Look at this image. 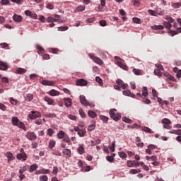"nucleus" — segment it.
Segmentation results:
<instances>
[{
  "label": "nucleus",
  "mask_w": 181,
  "mask_h": 181,
  "mask_svg": "<svg viewBox=\"0 0 181 181\" xmlns=\"http://www.w3.org/2000/svg\"><path fill=\"white\" fill-rule=\"evenodd\" d=\"M79 114L81 118H86V113H84V110H83V109L79 110Z\"/></svg>",
  "instance_id": "680f3d73"
},
{
  "label": "nucleus",
  "mask_w": 181,
  "mask_h": 181,
  "mask_svg": "<svg viewBox=\"0 0 181 181\" xmlns=\"http://www.w3.org/2000/svg\"><path fill=\"white\" fill-rule=\"evenodd\" d=\"M66 135V133H64L63 131H59L58 134H57V136L58 139H63L64 136Z\"/></svg>",
  "instance_id": "393cba45"
},
{
  "label": "nucleus",
  "mask_w": 181,
  "mask_h": 181,
  "mask_svg": "<svg viewBox=\"0 0 181 181\" xmlns=\"http://www.w3.org/2000/svg\"><path fill=\"white\" fill-rule=\"evenodd\" d=\"M100 118L102 121H103V122H105V123L108 122V119H109L108 117L105 116V115H100Z\"/></svg>",
  "instance_id": "37998d69"
},
{
  "label": "nucleus",
  "mask_w": 181,
  "mask_h": 181,
  "mask_svg": "<svg viewBox=\"0 0 181 181\" xmlns=\"http://www.w3.org/2000/svg\"><path fill=\"white\" fill-rule=\"evenodd\" d=\"M88 115H89L91 118H95V117H97V113L93 110H89L88 112Z\"/></svg>",
  "instance_id": "c756f323"
},
{
  "label": "nucleus",
  "mask_w": 181,
  "mask_h": 181,
  "mask_svg": "<svg viewBox=\"0 0 181 181\" xmlns=\"http://www.w3.org/2000/svg\"><path fill=\"white\" fill-rule=\"evenodd\" d=\"M11 122L15 127H18V128L23 129V131H26V127L25 126V124L19 120L17 117H13L11 119Z\"/></svg>",
  "instance_id": "f257e3e1"
},
{
  "label": "nucleus",
  "mask_w": 181,
  "mask_h": 181,
  "mask_svg": "<svg viewBox=\"0 0 181 181\" xmlns=\"http://www.w3.org/2000/svg\"><path fill=\"white\" fill-rule=\"evenodd\" d=\"M40 181H47L49 180V177H47V175H42L40 177Z\"/></svg>",
  "instance_id": "5fc2aeb1"
},
{
  "label": "nucleus",
  "mask_w": 181,
  "mask_h": 181,
  "mask_svg": "<svg viewBox=\"0 0 181 181\" xmlns=\"http://www.w3.org/2000/svg\"><path fill=\"white\" fill-rule=\"evenodd\" d=\"M94 129H95V124H93L91 125H89L88 127V131H94Z\"/></svg>",
  "instance_id": "864d4df0"
},
{
  "label": "nucleus",
  "mask_w": 181,
  "mask_h": 181,
  "mask_svg": "<svg viewBox=\"0 0 181 181\" xmlns=\"http://www.w3.org/2000/svg\"><path fill=\"white\" fill-rule=\"evenodd\" d=\"M163 25L166 29H169L170 31L171 30L170 28H172V24H170V23L165 21Z\"/></svg>",
  "instance_id": "a19ab883"
},
{
  "label": "nucleus",
  "mask_w": 181,
  "mask_h": 181,
  "mask_svg": "<svg viewBox=\"0 0 181 181\" xmlns=\"http://www.w3.org/2000/svg\"><path fill=\"white\" fill-rule=\"evenodd\" d=\"M148 12L149 15H151V16H156V11L153 10H148Z\"/></svg>",
  "instance_id": "69168bd1"
},
{
  "label": "nucleus",
  "mask_w": 181,
  "mask_h": 181,
  "mask_svg": "<svg viewBox=\"0 0 181 181\" xmlns=\"http://www.w3.org/2000/svg\"><path fill=\"white\" fill-rule=\"evenodd\" d=\"M162 124L170 125L172 124V122H170V119L168 118H164L162 119Z\"/></svg>",
  "instance_id": "f704fd0d"
},
{
  "label": "nucleus",
  "mask_w": 181,
  "mask_h": 181,
  "mask_svg": "<svg viewBox=\"0 0 181 181\" xmlns=\"http://www.w3.org/2000/svg\"><path fill=\"white\" fill-rule=\"evenodd\" d=\"M6 158H8V163H9V162H11V160H13L14 158H13V154H12V153L11 152H7L6 153Z\"/></svg>",
  "instance_id": "a211bd4d"
},
{
  "label": "nucleus",
  "mask_w": 181,
  "mask_h": 181,
  "mask_svg": "<svg viewBox=\"0 0 181 181\" xmlns=\"http://www.w3.org/2000/svg\"><path fill=\"white\" fill-rule=\"evenodd\" d=\"M134 23H141V18L134 17L133 18Z\"/></svg>",
  "instance_id": "052dcab7"
},
{
  "label": "nucleus",
  "mask_w": 181,
  "mask_h": 181,
  "mask_svg": "<svg viewBox=\"0 0 181 181\" xmlns=\"http://www.w3.org/2000/svg\"><path fill=\"white\" fill-rule=\"evenodd\" d=\"M68 118H69V119H71L72 121H76V119H77V117H76L73 115H69Z\"/></svg>",
  "instance_id": "0e129e2a"
},
{
  "label": "nucleus",
  "mask_w": 181,
  "mask_h": 181,
  "mask_svg": "<svg viewBox=\"0 0 181 181\" xmlns=\"http://www.w3.org/2000/svg\"><path fill=\"white\" fill-rule=\"evenodd\" d=\"M50 53H53V54H57L59 52V49L57 48H51L49 49Z\"/></svg>",
  "instance_id": "09e8293b"
},
{
  "label": "nucleus",
  "mask_w": 181,
  "mask_h": 181,
  "mask_svg": "<svg viewBox=\"0 0 181 181\" xmlns=\"http://www.w3.org/2000/svg\"><path fill=\"white\" fill-rule=\"evenodd\" d=\"M8 66L7 63L0 61V70H8Z\"/></svg>",
  "instance_id": "2eb2a0df"
},
{
  "label": "nucleus",
  "mask_w": 181,
  "mask_h": 181,
  "mask_svg": "<svg viewBox=\"0 0 181 181\" xmlns=\"http://www.w3.org/2000/svg\"><path fill=\"white\" fill-rule=\"evenodd\" d=\"M116 83L119 87H121V88H122V90H125L128 87V84L124 83V81H122V80L121 79H117L116 81Z\"/></svg>",
  "instance_id": "0eeeda50"
},
{
  "label": "nucleus",
  "mask_w": 181,
  "mask_h": 181,
  "mask_svg": "<svg viewBox=\"0 0 181 181\" xmlns=\"http://www.w3.org/2000/svg\"><path fill=\"white\" fill-rule=\"evenodd\" d=\"M142 131H144V132H147L148 134H153V132L152 131V129H151L148 127H143Z\"/></svg>",
  "instance_id": "2f4dec72"
},
{
  "label": "nucleus",
  "mask_w": 181,
  "mask_h": 181,
  "mask_svg": "<svg viewBox=\"0 0 181 181\" xmlns=\"http://www.w3.org/2000/svg\"><path fill=\"white\" fill-rule=\"evenodd\" d=\"M77 151H78V153H79V155H83L86 152V150L84 149V147L83 146H80L78 148Z\"/></svg>",
  "instance_id": "bb28decb"
},
{
  "label": "nucleus",
  "mask_w": 181,
  "mask_h": 181,
  "mask_svg": "<svg viewBox=\"0 0 181 181\" xmlns=\"http://www.w3.org/2000/svg\"><path fill=\"white\" fill-rule=\"evenodd\" d=\"M89 57L92 59V60L96 63L97 64H99L100 66H102V64L104 63L101 59L99 57H97L94 56L93 54H88Z\"/></svg>",
  "instance_id": "39448f33"
},
{
  "label": "nucleus",
  "mask_w": 181,
  "mask_h": 181,
  "mask_svg": "<svg viewBox=\"0 0 181 181\" xmlns=\"http://www.w3.org/2000/svg\"><path fill=\"white\" fill-rule=\"evenodd\" d=\"M25 13L26 16H30V18H32L33 19H37V14L35 13H32V11L29 10H26L25 11Z\"/></svg>",
  "instance_id": "9d476101"
},
{
  "label": "nucleus",
  "mask_w": 181,
  "mask_h": 181,
  "mask_svg": "<svg viewBox=\"0 0 181 181\" xmlns=\"http://www.w3.org/2000/svg\"><path fill=\"white\" fill-rule=\"evenodd\" d=\"M86 130L84 129H80L78 132V135H79V136H84V135H86Z\"/></svg>",
  "instance_id": "4c0bfd02"
},
{
  "label": "nucleus",
  "mask_w": 181,
  "mask_h": 181,
  "mask_svg": "<svg viewBox=\"0 0 181 181\" xmlns=\"http://www.w3.org/2000/svg\"><path fill=\"white\" fill-rule=\"evenodd\" d=\"M1 5H9L10 2L9 0H1Z\"/></svg>",
  "instance_id": "338daca9"
},
{
  "label": "nucleus",
  "mask_w": 181,
  "mask_h": 181,
  "mask_svg": "<svg viewBox=\"0 0 181 181\" xmlns=\"http://www.w3.org/2000/svg\"><path fill=\"white\" fill-rule=\"evenodd\" d=\"M69 29V27L67 26H61L58 27L59 32H64Z\"/></svg>",
  "instance_id": "a18cd8bd"
},
{
  "label": "nucleus",
  "mask_w": 181,
  "mask_h": 181,
  "mask_svg": "<svg viewBox=\"0 0 181 181\" xmlns=\"http://www.w3.org/2000/svg\"><path fill=\"white\" fill-rule=\"evenodd\" d=\"M28 70L23 68H17L16 69V74H25Z\"/></svg>",
  "instance_id": "412c9836"
},
{
  "label": "nucleus",
  "mask_w": 181,
  "mask_h": 181,
  "mask_svg": "<svg viewBox=\"0 0 181 181\" xmlns=\"http://www.w3.org/2000/svg\"><path fill=\"white\" fill-rule=\"evenodd\" d=\"M36 48L37 49V53L38 54H43V52H45V49H43V47H42L40 45H36Z\"/></svg>",
  "instance_id": "a878e982"
},
{
  "label": "nucleus",
  "mask_w": 181,
  "mask_h": 181,
  "mask_svg": "<svg viewBox=\"0 0 181 181\" xmlns=\"http://www.w3.org/2000/svg\"><path fill=\"white\" fill-rule=\"evenodd\" d=\"M168 33L169 35H170V36H175V35H178V33H181V27L177 28V30H170Z\"/></svg>",
  "instance_id": "ddd939ff"
},
{
  "label": "nucleus",
  "mask_w": 181,
  "mask_h": 181,
  "mask_svg": "<svg viewBox=\"0 0 181 181\" xmlns=\"http://www.w3.org/2000/svg\"><path fill=\"white\" fill-rule=\"evenodd\" d=\"M64 103L65 104V107H66L67 108H70V107L73 105V102L71 101V99L70 98H64Z\"/></svg>",
  "instance_id": "1a4fd4ad"
},
{
  "label": "nucleus",
  "mask_w": 181,
  "mask_h": 181,
  "mask_svg": "<svg viewBox=\"0 0 181 181\" xmlns=\"http://www.w3.org/2000/svg\"><path fill=\"white\" fill-rule=\"evenodd\" d=\"M165 27H163V25H154L153 26H151V29L153 30H162L164 29Z\"/></svg>",
  "instance_id": "aec40b11"
},
{
  "label": "nucleus",
  "mask_w": 181,
  "mask_h": 181,
  "mask_svg": "<svg viewBox=\"0 0 181 181\" xmlns=\"http://www.w3.org/2000/svg\"><path fill=\"white\" fill-rule=\"evenodd\" d=\"M122 121H124V122H126L127 124H131V122H132V120L131 119H129L126 117L122 118Z\"/></svg>",
  "instance_id": "603ef678"
},
{
  "label": "nucleus",
  "mask_w": 181,
  "mask_h": 181,
  "mask_svg": "<svg viewBox=\"0 0 181 181\" xmlns=\"http://www.w3.org/2000/svg\"><path fill=\"white\" fill-rule=\"evenodd\" d=\"M170 134H175V135H181V129H178V130H171L170 132Z\"/></svg>",
  "instance_id": "e433bc0d"
},
{
  "label": "nucleus",
  "mask_w": 181,
  "mask_h": 181,
  "mask_svg": "<svg viewBox=\"0 0 181 181\" xmlns=\"http://www.w3.org/2000/svg\"><path fill=\"white\" fill-rule=\"evenodd\" d=\"M44 100L46 101V103H47L48 105H56L54 100L49 98L48 96H45L44 98Z\"/></svg>",
  "instance_id": "f8f14e48"
},
{
  "label": "nucleus",
  "mask_w": 181,
  "mask_h": 181,
  "mask_svg": "<svg viewBox=\"0 0 181 181\" xmlns=\"http://www.w3.org/2000/svg\"><path fill=\"white\" fill-rule=\"evenodd\" d=\"M84 9H86V6H83V5H80L76 7V11L77 12H83V11H84Z\"/></svg>",
  "instance_id": "72a5a7b5"
},
{
  "label": "nucleus",
  "mask_w": 181,
  "mask_h": 181,
  "mask_svg": "<svg viewBox=\"0 0 181 181\" xmlns=\"http://www.w3.org/2000/svg\"><path fill=\"white\" fill-rule=\"evenodd\" d=\"M63 141L66 142V144H70V137H69V135L65 134L63 138Z\"/></svg>",
  "instance_id": "49530a36"
},
{
  "label": "nucleus",
  "mask_w": 181,
  "mask_h": 181,
  "mask_svg": "<svg viewBox=\"0 0 181 181\" xmlns=\"http://www.w3.org/2000/svg\"><path fill=\"white\" fill-rule=\"evenodd\" d=\"M49 95H52V97H55L56 95H60V92L52 89L51 90H49Z\"/></svg>",
  "instance_id": "6ab92c4d"
},
{
  "label": "nucleus",
  "mask_w": 181,
  "mask_h": 181,
  "mask_svg": "<svg viewBox=\"0 0 181 181\" xmlns=\"http://www.w3.org/2000/svg\"><path fill=\"white\" fill-rule=\"evenodd\" d=\"M95 81H97V83H98V84H100V86H103V79H101V78L97 76L95 78Z\"/></svg>",
  "instance_id": "bf43d9fd"
},
{
  "label": "nucleus",
  "mask_w": 181,
  "mask_h": 181,
  "mask_svg": "<svg viewBox=\"0 0 181 181\" xmlns=\"http://www.w3.org/2000/svg\"><path fill=\"white\" fill-rule=\"evenodd\" d=\"M25 137L27 139H29V141H35V139H37V136L34 132H28L25 134Z\"/></svg>",
  "instance_id": "423d86ee"
},
{
  "label": "nucleus",
  "mask_w": 181,
  "mask_h": 181,
  "mask_svg": "<svg viewBox=\"0 0 181 181\" xmlns=\"http://www.w3.org/2000/svg\"><path fill=\"white\" fill-rule=\"evenodd\" d=\"M128 168L135 167V160H127V162Z\"/></svg>",
  "instance_id": "c85d7f7f"
},
{
  "label": "nucleus",
  "mask_w": 181,
  "mask_h": 181,
  "mask_svg": "<svg viewBox=\"0 0 181 181\" xmlns=\"http://www.w3.org/2000/svg\"><path fill=\"white\" fill-rule=\"evenodd\" d=\"M140 172H141L140 169H138V170H136V169H132V170H129V173L131 175H136V173H140Z\"/></svg>",
  "instance_id": "c9c22d12"
},
{
  "label": "nucleus",
  "mask_w": 181,
  "mask_h": 181,
  "mask_svg": "<svg viewBox=\"0 0 181 181\" xmlns=\"http://www.w3.org/2000/svg\"><path fill=\"white\" fill-rule=\"evenodd\" d=\"M133 73H134L136 76H142V71L140 70V69H133Z\"/></svg>",
  "instance_id": "473e14b6"
},
{
  "label": "nucleus",
  "mask_w": 181,
  "mask_h": 181,
  "mask_svg": "<svg viewBox=\"0 0 181 181\" xmlns=\"http://www.w3.org/2000/svg\"><path fill=\"white\" fill-rule=\"evenodd\" d=\"M53 134H54L53 129L49 128L47 130V135H49V136H53Z\"/></svg>",
  "instance_id": "58836bf2"
},
{
  "label": "nucleus",
  "mask_w": 181,
  "mask_h": 181,
  "mask_svg": "<svg viewBox=\"0 0 181 181\" xmlns=\"http://www.w3.org/2000/svg\"><path fill=\"white\" fill-rule=\"evenodd\" d=\"M166 21H168V23H173L175 22V19H173L170 16H167L165 17Z\"/></svg>",
  "instance_id": "de8ad7c7"
},
{
  "label": "nucleus",
  "mask_w": 181,
  "mask_h": 181,
  "mask_svg": "<svg viewBox=\"0 0 181 181\" xmlns=\"http://www.w3.org/2000/svg\"><path fill=\"white\" fill-rule=\"evenodd\" d=\"M13 19L15 22H22V16H18L16 14H14L13 16Z\"/></svg>",
  "instance_id": "4be33fe9"
},
{
  "label": "nucleus",
  "mask_w": 181,
  "mask_h": 181,
  "mask_svg": "<svg viewBox=\"0 0 181 181\" xmlns=\"http://www.w3.org/2000/svg\"><path fill=\"white\" fill-rule=\"evenodd\" d=\"M37 168H39V166H37V164L31 165L30 167V170H29L30 173L35 172V170H36V169H37Z\"/></svg>",
  "instance_id": "b1692460"
},
{
  "label": "nucleus",
  "mask_w": 181,
  "mask_h": 181,
  "mask_svg": "<svg viewBox=\"0 0 181 181\" xmlns=\"http://www.w3.org/2000/svg\"><path fill=\"white\" fill-rule=\"evenodd\" d=\"M123 95L127 97H132V98H135V94L131 93V90H124Z\"/></svg>",
  "instance_id": "f3484780"
},
{
  "label": "nucleus",
  "mask_w": 181,
  "mask_h": 181,
  "mask_svg": "<svg viewBox=\"0 0 181 181\" xmlns=\"http://www.w3.org/2000/svg\"><path fill=\"white\" fill-rule=\"evenodd\" d=\"M41 84H42V86H54V82H53L52 81L42 80V82H41Z\"/></svg>",
  "instance_id": "4468645a"
},
{
  "label": "nucleus",
  "mask_w": 181,
  "mask_h": 181,
  "mask_svg": "<svg viewBox=\"0 0 181 181\" xmlns=\"http://www.w3.org/2000/svg\"><path fill=\"white\" fill-rule=\"evenodd\" d=\"M47 118H56V114L54 113H47L45 115Z\"/></svg>",
  "instance_id": "79ce46f5"
},
{
  "label": "nucleus",
  "mask_w": 181,
  "mask_h": 181,
  "mask_svg": "<svg viewBox=\"0 0 181 181\" xmlns=\"http://www.w3.org/2000/svg\"><path fill=\"white\" fill-rule=\"evenodd\" d=\"M62 153L64 155H66V156H71V151L70 149H67V148H65L63 151H62Z\"/></svg>",
  "instance_id": "7c9ffc66"
},
{
  "label": "nucleus",
  "mask_w": 181,
  "mask_h": 181,
  "mask_svg": "<svg viewBox=\"0 0 181 181\" xmlns=\"http://www.w3.org/2000/svg\"><path fill=\"white\" fill-rule=\"evenodd\" d=\"M80 102L83 105H85V107H87V105H90L91 107L90 103L87 101V99H86V96L83 95H80Z\"/></svg>",
  "instance_id": "6e6552de"
},
{
  "label": "nucleus",
  "mask_w": 181,
  "mask_h": 181,
  "mask_svg": "<svg viewBox=\"0 0 181 181\" xmlns=\"http://www.w3.org/2000/svg\"><path fill=\"white\" fill-rule=\"evenodd\" d=\"M55 146H56V141L50 140L48 145L49 149H53V148H54Z\"/></svg>",
  "instance_id": "cd10ccee"
},
{
  "label": "nucleus",
  "mask_w": 181,
  "mask_h": 181,
  "mask_svg": "<svg viewBox=\"0 0 181 181\" xmlns=\"http://www.w3.org/2000/svg\"><path fill=\"white\" fill-rule=\"evenodd\" d=\"M109 148H110L111 152H115V141L112 142V145Z\"/></svg>",
  "instance_id": "8fccbe9b"
},
{
  "label": "nucleus",
  "mask_w": 181,
  "mask_h": 181,
  "mask_svg": "<svg viewBox=\"0 0 181 181\" xmlns=\"http://www.w3.org/2000/svg\"><path fill=\"white\" fill-rule=\"evenodd\" d=\"M119 156H120L122 159H127V153L124 152H119Z\"/></svg>",
  "instance_id": "4d7b16f0"
},
{
  "label": "nucleus",
  "mask_w": 181,
  "mask_h": 181,
  "mask_svg": "<svg viewBox=\"0 0 181 181\" xmlns=\"http://www.w3.org/2000/svg\"><path fill=\"white\" fill-rule=\"evenodd\" d=\"M99 25H100V26H107V21H105V20H101L99 21Z\"/></svg>",
  "instance_id": "e2e57ef3"
},
{
  "label": "nucleus",
  "mask_w": 181,
  "mask_h": 181,
  "mask_svg": "<svg viewBox=\"0 0 181 181\" xmlns=\"http://www.w3.org/2000/svg\"><path fill=\"white\" fill-rule=\"evenodd\" d=\"M172 6H173V8L177 9V8L181 7V3H174V4H173Z\"/></svg>",
  "instance_id": "13d9d810"
},
{
  "label": "nucleus",
  "mask_w": 181,
  "mask_h": 181,
  "mask_svg": "<svg viewBox=\"0 0 181 181\" xmlns=\"http://www.w3.org/2000/svg\"><path fill=\"white\" fill-rule=\"evenodd\" d=\"M109 114L114 121H119L121 119V115L118 113L117 109H112L110 110Z\"/></svg>",
  "instance_id": "7ed1b4c3"
},
{
  "label": "nucleus",
  "mask_w": 181,
  "mask_h": 181,
  "mask_svg": "<svg viewBox=\"0 0 181 181\" xmlns=\"http://www.w3.org/2000/svg\"><path fill=\"white\" fill-rule=\"evenodd\" d=\"M154 74L156 76H162V74L160 73V70H159V69H155Z\"/></svg>",
  "instance_id": "774afa93"
},
{
  "label": "nucleus",
  "mask_w": 181,
  "mask_h": 181,
  "mask_svg": "<svg viewBox=\"0 0 181 181\" xmlns=\"http://www.w3.org/2000/svg\"><path fill=\"white\" fill-rule=\"evenodd\" d=\"M37 173L40 175H49V173H50V170L49 169H45L42 168L40 171H37Z\"/></svg>",
  "instance_id": "5701e85b"
},
{
  "label": "nucleus",
  "mask_w": 181,
  "mask_h": 181,
  "mask_svg": "<svg viewBox=\"0 0 181 181\" xmlns=\"http://www.w3.org/2000/svg\"><path fill=\"white\" fill-rule=\"evenodd\" d=\"M28 117L31 119H37V118L42 117V113L39 111H31V114H29Z\"/></svg>",
  "instance_id": "20e7f679"
},
{
  "label": "nucleus",
  "mask_w": 181,
  "mask_h": 181,
  "mask_svg": "<svg viewBox=\"0 0 181 181\" xmlns=\"http://www.w3.org/2000/svg\"><path fill=\"white\" fill-rule=\"evenodd\" d=\"M33 100V95L29 93L25 97V101H32Z\"/></svg>",
  "instance_id": "c03bdc74"
},
{
  "label": "nucleus",
  "mask_w": 181,
  "mask_h": 181,
  "mask_svg": "<svg viewBox=\"0 0 181 181\" xmlns=\"http://www.w3.org/2000/svg\"><path fill=\"white\" fill-rule=\"evenodd\" d=\"M115 60L116 61V64L120 67V69H122L123 70H125L126 71H128V66L127 64H124V60L122 59L119 58L118 56L115 57Z\"/></svg>",
  "instance_id": "f03ea898"
},
{
  "label": "nucleus",
  "mask_w": 181,
  "mask_h": 181,
  "mask_svg": "<svg viewBox=\"0 0 181 181\" xmlns=\"http://www.w3.org/2000/svg\"><path fill=\"white\" fill-rule=\"evenodd\" d=\"M16 158L19 160H21V159H23V160H26V159H28V156L26 155V153L23 152L18 153Z\"/></svg>",
  "instance_id": "9b49d317"
},
{
  "label": "nucleus",
  "mask_w": 181,
  "mask_h": 181,
  "mask_svg": "<svg viewBox=\"0 0 181 181\" xmlns=\"http://www.w3.org/2000/svg\"><path fill=\"white\" fill-rule=\"evenodd\" d=\"M76 86H87V81L84 79H78L76 81Z\"/></svg>",
  "instance_id": "dca6fc26"
},
{
  "label": "nucleus",
  "mask_w": 181,
  "mask_h": 181,
  "mask_svg": "<svg viewBox=\"0 0 181 181\" xmlns=\"http://www.w3.org/2000/svg\"><path fill=\"white\" fill-rule=\"evenodd\" d=\"M11 104H13V105H17L18 103H19L16 99H13V98H11L10 99Z\"/></svg>",
  "instance_id": "3c124183"
},
{
  "label": "nucleus",
  "mask_w": 181,
  "mask_h": 181,
  "mask_svg": "<svg viewBox=\"0 0 181 181\" xmlns=\"http://www.w3.org/2000/svg\"><path fill=\"white\" fill-rule=\"evenodd\" d=\"M58 173H59V168L57 166L53 167L52 173L54 175V176L57 175Z\"/></svg>",
  "instance_id": "6e6d98bb"
},
{
  "label": "nucleus",
  "mask_w": 181,
  "mask_h": 181,
  "mask_svg": "<svg viewBox=\"0 0 181 181\" xmlns=\"http://www.w3.org/2000/svg\"><path fill=\"white\" fill-rule=\"evenodd\" d=\"M142 95L144 97H148V88L146 87L143 88Z\"/></svg>",
  "instance_id": "ea45409f"
}]
</instances>
